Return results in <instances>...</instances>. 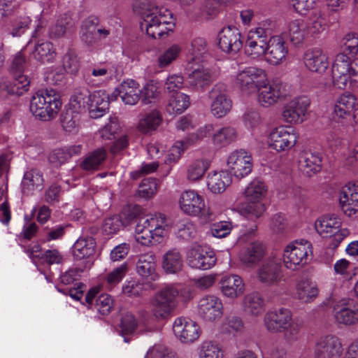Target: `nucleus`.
I'll return each instance as SVG.
<instances>
[{"label": "nucleus", "mask_w": 358, "mask_h": 358, "mask_svg": "<svg viewBox=\"0 0 358 358\" xmlns=\"http://www.w3.org/2000/svg\"><path fill=\"white\" fill-rule=\"evenodd\" d=\"M216 261L214 251L199 245L192 248L187 254L188 265L196 269H210L215 264Z\"/></svg>", "instance_id": "nucleus-20"}, {"label": "nucleus", "mask_w": 358, "mask_h": 358, "mask_svg": "<svg viewBox=\"0 0 358 358\" xmlns=\"http://www.w3.org/2000/svg\"><path fill=\"white\" fill-rule=\"evenodd\" d=\"M217 39L219 48L226 53L236 54L243 47L241 34L234 26L222 28L218 34Z\"/></svg>", "instance_id": "nucleus-21"}, {"label": "nucleus", "mask_w": 358, "mask_h": 358, "mask_svg": "<svg viewBox=\"0 0 358 358\" xmlns=\"http://www.w3.org/2000/svg\"><path fill=\"white\" fill-rule=\"evenodd\" d=\"M231 183V174L226 171H213L207 176V187L213 194L222 193Z\"/></svg>", "instance_id": "nucleus-36"}, {"label": "nucleus", "mask_w": 358, "mask_h": 358, "mask_svg": "<svg viewBox=\"0 0 358 358\" xmlns=\"http://www.w3.org/2000/svg\"><path fill=\"white\" fill-rule=\"evenodd\" d=\"M199 358H224L221 348L210 341L203 342L199 349Z\"/></svg>", "instance_id": "nucleus-55"}, {"label": "nucleus", "mask_w": 358, "mask_h": 358, "mask_svg": "<svg viewBox=\"0 0 358 358\" xmlns=\"http://www.w3.org/2000/svg\"><path fill=\"white\" fill-rule=\"evenodd\" d=\"M88 110L92 118L103 116L109 109L108 96L103 90L94 91L91 93Z\"/></svg>", "instance_id": "nucleus-32"}, {"label": "nucleus", "mask_w": 358, "mask_h": 358, "mask_svg": "<svg viewBox=\"0 0 358 358\" xmlns=\"http://www.w3.org/2000/svg\"><path fill=\"white\" fill-rule=\"evenodd\" d=\"M211 100L210 111L215 117H224L231 109L232 101L227 94V87L224 83H217L209 92Z\"/></svg>", "instance_id": "nucleus-15"}, {"label": "nucleus", "mask_w": 358, "mask_h": 358, "mask_svg": "<svg viewBox=\"0 0 358 358\" xmlns=\"http://www.w3.org/2000/svg\"><path fill=\"white\" fill-rule=\"evenodd\" d=\"M236 137V131L234 127H224L214 131L212 141L215 145L224 147L234 142Z\"/></svg>", "instance_id": "nucleus-50"}, {"label": "nucleus", "mask_w": 358, "mask_h": 358, "mask_svg": "<svg viewBox=\"0 0 358 358\" xmlns=\"http://www.w3.org/2000/svg\"><path fill=\"white\" fill-rule=\"evenodd\" d=\"M198 314L206 321L213 322L219 320L223 314L222 301L214 295L201 298L198 303Z\"/></svg>", "instance_id": "nucleus-24"}, {"label": "nucleus", "mask_w": 358, "mask_h": 358, "mask_svg": "<svg viewBox=\"0 0 358 358\" xmlns=\"http://www.w3.org/2000/svg\"><path fill=\"white\" fill-rule=\"evenodd\" d=\"M322 162L320 153L306 151L300 155L299 166L301 171L311 176L321 170Z\"/></svg>", "instance_id": "nucleus-34"}, {"label": "nucleus", "mask_w": 358, "mask_h": 358, "mask_svg": "<svg viewBox=\"0 0 358 358\" xmlns=\"http://www.w3.org/2000/svg\"><path fill=\"white\" fill-rule=\"evenodd\" d=\"M178 202L180 210L185 214L199 217L203 223H209L216 219L215 213L206 207L204 199L195 190L182 192Z\"/></svg>", "instance_id": "nucleus-8"}, {"label": "nucleus", "mask_w": 358, "mask_h": 358, "mask_svg": "<svg viewBox=\"0 0 358 358\" xmlns=\"http://www.w3.org/2000/svg\"><path fill=\"white\" fill-rule=\"evenodd\" d=\"M162 122V116L157 110H152L146 113L138 124V130L143 134H148L155 131Z\"/></svg>", "instance_id": "nucleus-47"}, {"label": "nucleus", "mask_w": 358, "mask_h": 358, "mask_svg": "<svg viewBox=\"0 0 358 358\" xmlns=\"http://www.w3.org/2000/svg\"><path fill=\"white\" fill-rule=\"evenodd\" d=\"M134 10L143 20L146 32L152 38H165L175 27L170 10L157 5L155 0H135Z\"/></svg>", "instance_id": "nucleus-2"}, {"label": "nucleus", "mask_w": 358, "mask_h": 358, "mask_svg": "<svg viewBox=\"0 0 358 358\" xmlns=\"http://www.w3.org/2000/svg\"><path fill=\"white\" fill-rule=\"evenodd\" d=\"M158 184L156 179L148 178L143 179L138 187V195L144 199H150L156 194Z\"/></svg>", "instance_id": "nucleus-62"}, {"label": "nucleus", "mask_w": 358, "mask_h": 358, "mask_svg": "<svg viewBox=\"0 0 358 358\" xmlns=\"http://www.w3.org/2000/svg\"><path fill=\"white\" fill-rule=\"evenodd\" d=\"M99 22V19L94 16L83 20L80 29V38L85 44L92 45L97 43L96 24H98Z\"/></svg>", "instance_id": "nucleus-46"}, {"label": "nucleus", "mask_w": 358, "mask_h": 358, "mask_svg": "<svg viewBox=\"0 0 358 358\" xmlns=\"http://www.w3.org/2000/svg\"><path fill=\"white\" fill-rule=\"evenodd\" d=\"M107 153L103 148H97L87 155L80 163L81 169L87 171L97 170L106 159Z\"/></svg>", "instance_id": "nucleus-43"}, {"label": "nucleus", "mask_w": 358, "mask_h": 358, "mask_svg": "<svg viewBox=\"0 0 358 358\" xmlns=\"http://www.w3.org/2000/svg\"><path fill=\"white\" fill-rule=\"evenodd\" d=\"M208 160L198 159L192 162L187 166V178L190 181H196L201 179L208 169Z\"/></svg>", "instance_id": "nucleus-54"}, {"label": "nucleus", "mask_w": 358, "mask_h": 358, "mask_svg": "<svg viewBox=\"0 0 358 358\" xmlns=\"http://www.w3.org/2000/svg\"><path fill=\"white\" fill-rule=\"evenodd\" d=\"M127 270V263H123L108 273L106 279L108 287L110 289L118 284L125 276Z\"/></svg>", "instance_id": "nucleus-63"}, {"label": "nucleus", "mask_w": 358, "mask_h": 358, "mask_svg": "<svg viewBox=\"0 0 358 358\" xmlns=\"http://www.w3.org/2000/svg\"><path fill=\"white\" fill-rule=\"evenodd\" d=\"M319 293L315 282L307 278L299 280L296 285V297L303 303H310L316 299Z\"/></svg>", "instance_id": "nucleus-37"}, {"label": "nucleus", "mask_w": 358, "mask_h": 358, "mask_svg": "<svg viewBox=\"0 0 358 358\" xmlns=\"http://www.w3.org/2000/svg\"><path fill=\"white\" fill-rule=\"evenodd\" d=\"M338 15L329 11L319 10L312 15L308 24L311 36H317L327 30L331 24L338 22Z\"/></svg>", "instance_id": "nucleus-27"}, {"label": "nucleus", "mask_w": 358, "mask_h": 358, "mask_svg": "<svg viewBox=\"0 0 358 358\" xmlns=\"http://www.w3.org/2000/svg\"><path fill=\"white\" fill-rule=\"evenodd\" d=\"M266 46L264 55L269 64L278 65L285 60L288 48L281 36L272 35Z\"/></svg>", "instance_id": "nucleus-25"}, {"label": "nucleus", "mask_w": 358, "mask_h": 358, "mask_svg": "<svg viewBox=\"0 0 358 358\" xmlns=\"http://www.w3.org/2000/svg\"><path fill=\"white\" fill-rule=\"evenodd\" d=\"M177 235L183 240H190L196 236V227L194 224L188 219L180 221L177 224Z\"/></svg>", "instance_id": "nucleus-60"}, {"label": "nucleus", "mask_w": 358, "mask_h": 358, "mask_svg": "<svg viewBox=\"0 0 358 358\" xmlns=\"http://www.w3.org/2000/svg\"><path fill=\"white\" fill-rule=\"evenodd\" d=\"M259 281L266 285H275L283 278L280 259L271 257L263 261L257 271Z\"/></svg>", "instance_id": "nucleus-17"}, {"label": "nucleus", "mask_w": 358, "mask_h": 358, "mask_svg": "<svg viewBox=\"0 0 358 358\" xmlns=\"http://www.w3.org/2000/svg\"><path fill=\"white\" fill-rule=\"evenodd\" d=\"M341 227V219L334 215L322 216L315 222L317 231L324 237L331 236Z\"/></svg>", "instance_id": "nucleus-39"}, {"label": "nucleus", "mask_w": 358, "mask_h": 358, "mask_svg": "<svg viewBox=\"0 0 358 358\" xmlns=\"http://www.w3.org/2000/svg\"><path fill=\"white\" fill-rule=\"evenodd\" d=\"M227 166L238 178L248 176L252 170V158L246 150L241 149L232 152L227 159Z\"/></svg>", "instance_id": "nucleus-18"}, {"label": "nucleus", "mask_w": 358, "mask_h": 358, "mask_svg": "<svg viewBox=\"0 0 358 358\" xmlns=\"http://www.w3.org/2000/svg\"><path fill=\"white\" fill-rule=\"evenodd\" d=\"M188 148V145L182 140L176 141L170 150L169 153L166 155L164 163L169 165L177 163L182 153Z\"/></svg>", "instance_id": "nucleus-58"}, {"label": "nucleus", "mask_w": 358, "mask_h": 358, "mask_svg": "<svg viewBox=\"0 0 358 358\" xmlns=\"http://www.w3.org/2000/svg\"><path fill=\"white\" fill-rule=\"evenodd\" d=\"M70 22V18L66 15L58 17L56 22L50 27V37L52 38L62 37L65 34Z\"/></svg>", "instance_id": "nucleus-57"}, {"label": "nucleus", "mask_w": 358, "mask_h": 358, "mask_svg": "<svg viewBox=\"0 0 358 358\" xmlns=\"http://www.w3.org/2000/svg\"><path fill=\"white\" fill-rule=\"evenodd\" d=\"M265 81H267L266 71L257 66L245 67L238 71L236 78L241 90L248 94L257 92Z\"/></svg>", "instance_id": "nucleus-11"}, {"label": "nucleus", "mask_w": 358, "mask_h": 358, "mask_svg": "<svg viewBox=\"0 0 358 358\" xmlns=\"http://www.w3.org/2000/svg\"><path fill=\"white\" fill-rule=\"evenodd\" d=\"M343 348L341 339L334 335L320 337L313 348L314 358H341Z\"/></svg>", "instance_id": "nucleus-14"}, {"label": "nucleus", "mask_w": 358, "mask_h": 358, "mask_svg": "<svg viewBox=\"0 0 358 358\" xmlns=\"http://www.w3.org/2000/svg\"><path fill=\"white\" fill-rule=\"evenodd\" d=\"M96 241L90 236L80 237L73 245V254L76 259H83L93 255L95 252Z\"/></svg>", "instance_id": "nucleus-38"}, {"label": "nucleus", "mask_w": 358, "mask_h": 358, "mask_svg": "<svg viewBox=\"0 0 358 358\" xmlns=\"http://www.w3.org/2000/svg\"><path fill=\"white\" fill-rule=\"evenodd\" d=\"M264 324L266 330L271 333L282 332L285 338L289 342H294L299 338L303 327L302 322L298 318H293L292 311L286 308L267 312L264 317Z\"/></svg>", "instance_id": "nucleus-4"}, {"label": "nucleus", "mask_w": 358, "mask_h": 358, "mask_svg": "<svg viewBox=\"0 0 358 358\" xmlns=\"http://www.w3.org/2000/svg\"><path fill=\"white\" fill-rule=\"evenodd\" d=\"M350 234V231L348 229H338L330 237L329 246L330 250L327 252V255L329 257L324 259L327 264H330L333 261V250L338 247L340 243Z\"/></svg>", "instance_id": "nucleus-56"}, {"label": "nucleus", "mask_w": 358, "mask_h": 358, "mask_svg": "<svg viewBox=\"0 0 358 358\" xmlns=\"http://www.w3.org/2000/svg\"><path fill=\"white\" fill-rule=\"evenodd\" d=\"M334 318L338 324L353 326L358 324V303L353 300H342L333 308Z\"/></svg>", "instance_id": "nucleus-19"}, {"label": "nucleus", "mask_w": 358, "mask_h": 358, "mask_svg": "<svg viewBox=\"0 0 358 358\" xmlns=\"http://www.w3.org/2000/svg\"><path fill=\"white\" fill-rule=\"evenodd\" d=\"M190 105L188 95L182 92L173 93L169 98L166 110L169 115H180Z\"/></svg>", "instance_id": "nucleus-41"}, {"label": "nucleus", "mask_w": 358, "mask_h": 358, "mask_svg": "<svg viewBox=\"0 0 358 358\" xmlns=\"http://www.w3.org/2000/svg\"><path fill=\"white\" fill-rule=\"evenodd\" d=\"M339 202L345 215L349 217L358 215V182H349L343 187Z\"/></svg>", "instance_id": "nucleus-23"}, {"label": "nucleus", "mask_w": 358, "mask_h": 358, "mask_svg": "<svg viewBox=\"0 0 358 358\" xmlns=\"http://www.w3.org/2000/svg\"><path fill=\"white\" fill-rule=\"evenodd\" d=\"M173 330L175 336L184 343H193L199 338L201 334L196 322L183 317L175 320Z\"/></svg>", "instance_id": "nucleus-22"}, {"label": "nucleus", "mask_w": 358, "mask_h": 358, "mask_svg": "<svg viewBox=\"0 0 358 358\" xmlns=\"http://www.w3.org/2000/svg\"><path fill=\"white\" fill-rule=\"evenodd\" d=\"M31 44V41L28 42L24 49L18 52L13 59L10 71L13 75V80L7 86L8 92L12 94L20 96L29 90L30 80L28 77L24 74L25 67V55L24 51Z\"/></svg>", "instance_id": "nucleus-9"}, {"label": "nucleus", "mask_w": 358, "mask_h": 358, "mask_svg": "<svg viewBox=\"0 0 358 358\" xmlns=\"http://www.w3.org/2000/svg\"><path fill=\"white\" fill-rule=\"evenodd\" d=\"M59 94L53 89L38 90L30 102V110L33 115L43 121L53 119L62 107Z\"/></svg>", "instance_id": "nucleus-6"}, {"label": "nucleus", "mask_w": 358, "mask_h": 358, "mask_svg": "<svg viewBox=\"0 0 358 358\" xmlns=\"http://www.w3.org/2000/svg\"><path fill=\"white\" fill-rule=\"evenodd\" d=\"M160 93L159 84L154 80H150L141 89V100L144 105L155 103L159 99Z\"/></svg>", "instance_id": "nucleus-53"}, {"label": "nucleus", "mask_w": 358, "mask_h": 358, "mask_svg": "<svg viewBox=\"0 0 358 358\" xmlns=\"http://www.w3.org/2000/svg\"><path fill=\"white\" fill-rule=\"evenodd\" d=\"M162 265L166 273H178L183 266L182 255L177 249H171L164 255Z\"/></svg>", "instance_id": "nucleus-40"}, {"label": "nucleus", "mask_w": 358, "mask_h": 358, "mask_svg": "<svg viewBox=\"0 0 358 358\" xmlns=\"http://www.w3.org/2000/svg\"><path fill=\"white\" fill-rule=\"evenodd\" d=\"M310 103L307 96L295 97L284 106L282 119L289 124L302 123L306 118Z\"/></svg>", "instance_id": "nucleus-16"}, {"label": "nucleus", "mask_w": 358, "mask_h": 358, "mask_svg": "<svg viewBox=\"0 0 358 358\" xmlns=\"http://www.w3.org/2000/svg\"><path fill=\"white\" fill-rule=\"evenodd\" d=\"M144 358H176V353L162 345L150 348Z\"/></svg>", "instance_id": "nucleus-64"}, {"label": "nucleus", "mask_w": 358, "mask_h": 358, "mask_svg": "<svg viewBox=\"0 0 358 358\" xmlns=\"http://www.w3.org/2000/svg\"><path fill=\"white\" fill-rule=\"evenodd\" d=\"M312 254V245L306 240L289 243L283 251V262L288 269L296 270L308 262Z\"/></svg>", "instance_id": "nucleus-10"}, {"label": "nucleus", "mask_w": 358, "mask_h": 358, "mask_svg": "<svg viewBox=\"0 0 358 358\" xmlns=\"http://www.w3.org/2000/svg\"><path fill=\"white\" fill-rule=\"evenodd\" d=\"M188 79L190 85L203 89L212 82L213 76L208 69L202 67L192 71Z\"/></svg>", "instance_id": "nucleus-52"}, {"label": "nucleus", "mask_w": 358, "mask_h": 358, "mask_svg": "<svg viewBox=\"0 0 358 358\" xmlns=\"http://www.w3.org/2000/svg\"><path fill=\"white\" fill-rule=\"evenodd\" d=\"M214 131V127L212 124H207L199 127L196 132L189 134L185 139L182 140L187 143L188 148L201 141L204 138L210 136Z\"/></svg>", "instance_id": "nucleus-59"}, {"label": "nucleus", "mask_w": 358, "mask_h": 358, "mask_svg": "<svg viewBox=\"0 0 358 358\" xmlns=\"http://www.w3.org/2000/svg\"><path fill=\"white\" fill-rule=\"evenodd\" d=\"M178 294V290L173 286H166L160 289L150 299V311L143 308L138 311L140 322L147 326L153 321L168 319L176 307Z\"/></svg>", "instance_id": "nucleus-3"}, {"label": "nucleus", "mask_w": 358, "mask_h": 358, "mask_svg": "<svg viewBox=\"0 0 358 358\" xmlns=\"http://www.w3.org/2000/svg\"><path fill=\"white\" fill-rule=\"evenodd\" d=\"M182 46L174 43L165 48L157 56V64L160 69L169 66L179 57L182 52Z\"/></svg>", "instance_id": "nucleus-49"}, {"label": "nucleus", "mask_w": 358, "mask_h": 358, "mask_svg": "<svg viewBox=\"0 0 358 358\" xmlns=\"http://www.w3.org/2000/svg\"><path fill=\"white\" fill-rule=\"evenodd\" d=\"M257 92V101L264 108L273 106L287 95L284 83L278 80L264 82Z\"/></svg>", "instance_id": "nucleus-13"}, {"label": "nucleus", "mask_w": 358, "mask_h": 358, "mask_svg": "<svg viewBox=\"0 0 358 358\" xmlns=\"http://www.w3.org/2000/svg\"><path fill=\"white\" fill-rule=\"evenodd\" d=\"M299 134L292 127L280 126L269 134V145L277 152L287 151L296 143Z\"/></svg>", "instance_id": "nucleus-12"}, {"label": "nucleus", "mask_w": 358, "mask_h": 358, "mask_svg": "<svg viewBox=\"0 0 358 358\" xmlns=\"http://www.w3.org/2000/svg\"><path fill=\"white\" fill-rule=\"evenodd\" d=\"M220 284L222 294L231 299L241 296L245 291L244 281L238 275H225L222 277Z\"/></svg>", "instance_id": "nucleus-30"}, {"label": "nucleus", "mask_w": 358, "mask_h": 358, "mask_svg": "<svg viewBox=\"0 0 358 358\" xmlns=\"http://www.w3.org/2000/svg\"><path fill=\"white\" fill-rule=\"evenodd\" d=\"M266 192L267 187L264 182L255 178L246 187L244 196L248 201H262Z\"/></svg>", "instance_id": "nucleus-48"}, {"label": "nucleus", "mask_w": 358, "mask_h": 358, "mask_svg": "<svg viewBox=\"0 0 358 358\" xmlns=\"http://www.w3.org/2000/svg\"><path fill=\"white\" fill-rule=\"evenodd\" d=\"M285 34L294 45L301 44L311 36L308 22L301 19L290 21L287 25Z\"/></svg>", "instance_id": "nucleus-31"}, {"label": "nucleus", "mask_w": 358, "mask_h": 358, "mask_svg": "<svg viewBox=\"0 0 358 358\" xmlns=\"http://www.w3.org/2000/svg\"><path fill=\"white\" fill-rule=\"evenodd\" d=\"M303 59L304 64L309 71L319 74L324 73L329 66L327 54L318 48L306 50Z\"/></svg>", "instance_id": "nucleus-26"}, {"label": "nucleus", "mask_w": 358, "mask_h": 358, "mask_svg": "<svg viewBox=\"0 0 358 358\" xmlns=\"http://www.w3.org/2000/svg\"><path fill=\"white\" fill-rule=\"evenodd\" d=\"M79 121L78 114L72 111L66 110L62 115L61 123L63 129L69 133L77 131Z\"/></svg>", "instance_id": "nucleus-61"}, {"label": "nucleus", "mask_w": 358, "mask_h": 358, "mask_svg": "<svg viewBox=\"0 0 358 358\" xmlns=\"http://www.w3.org/2000/svg\"><path fill=\"white\" fill-rule=\"evenodd\" d=\"M273 28L274 24L271 20L261 21L251 28L246 36L245 52L252 58L264 56Z\"/></svg>", "instance_id": "nucleus-7"}, {"label": "nucleus", "mask_w": 358, "mask_h": 358, "mask_svg": "<svg viewBox=\"0 0 358 358\" xmlns=\"http://www.w3.org/2000/svg\"><path fill=\"white\" fill-rule=\"evenodd\" d=\"M139 83L133 79L124 80L115 89L117 93L126 105L134 106L141 100V89Z\"/></svg>", "instance_id": "nucleus-28"}, {"label": "nucleus", "mask_w": 358, "mask_h": 358, "mask_svg": "<svg viewBox=\"0 0 358 358\" xmlns=\"http://www.w3.org/2000/svg\"><path fill=\"white\" fill-rule=\"evenodd\" d=\"M44 180L41 172L32 169L26 172L22 181V189L24 194L29 195L38 188L41 189L43 186Z\"/></svg>", "instance_id": "nucleus-45"}, {"label": "nucleus", "mask_w": 358, "mask_h": 358, "mask_svg": "<svg viewBox=\"0 0 358 358\" xmlns=\"http://www.w3.org/2000/svg\"><path fill=\"white\" fill-rule=\"evenodd\" d=\"M168 226L166 216L160 213L145 219H141L135 228V239L145 246L159 243L162 240Z\"/></svg>", "instance_id": "nucleus-5"}, {"label": "nucleus", "mask_w": 358, "mask_h": 358, "mask_svg": "<svg viewBox=\"0 0 358 358\" xmlns=\"http://www.w3.org/2000/svg\"><path fill=\"white\" fill-rule=\"evenodd\" d=\"M207 52V43L201 37L194 38L188 50L187 60L189 62L200 63Z\"/></svg>", "instance_id": "nucleus-51"}, {"label": "nucleus", "mask_w": 358, "mask_h": 358, "mask_svg": "<svg viewBox=\"0 0 358 358\" xmlns=\"http://www.w3.org/2000/svg\"><path fill=\"white\" fill-rule=\"evenodd\" d=\"M357 97L351 93H344L336 100L334 105V115L342 119L350 116L356 107Z\"/></svg>", "instance_id": "nucleus-35"}, {"label": "nucleus", "mask_w": 358, "mask_h": 358, "mask_svg": "<svg viewBox=\"0 0 358 358\" xmlns=\"http://www.w3.org/2000/svg\"><path fill=\"white\" fill-rule=\"evenodd\" d=\"M32 55L36 60L41 63H45L52 62L56 56V52L52 43L38 40L34 45Z\"/></svg>", "instance_id": "nucleus-42"}, {"label": "nucleus", "mask_w": 358, "mask_h": 358, "mask_svg": "<svg viewBox=\"0 0 358 358\" xmlns=\"http://www.w3.org/2000/svg\"><path fill=\"white\" fill-rule=\"evenodd\" d=\"M264 250V246L262 243L252 242L241 251L240 260L245 266L252 268L262 259Z\"/></svg>", "instance_id": "nucleus-33"}, {"label": "nucleus", "mask_w": 358, "mask_h": 358, "mask_svg": "<svg viewBox=\"0 0 358 358\" xmlns=\"http://www.w3.org/2000/svg\"><path fill=\"white\" fill-rule=\"evenodd\" d=\"M264 299L257 292L249 293L243 298V308L248 314L258 316L264 312Z\"/></svg>", "instance_id": "nucleus-44"}, {"label": "nucleus", "mask_w": 358, "mask_h": 358, "mask_svg": "<svg viewBox=\"0 0 358 358\" xmlns=\"http://www.w3.org/2000/svg\"><path fill=\"white\" fill-rule=\"evenodd\" d=\"M156 266L155 255L149 252L139 256L136 262V271L145 280L155 281L159 278Z\"/></svg>", "instance_id": "nucleus-29"}, {"label": "nucleus", "mask_w": 358, "mask_h": 358, "mask_svg": "<svg viewBox=\"0 0 358 358\" xmlns=\"http://www.w3.org/2000/svg\"><path fill=\"white\" fill-rule=\"evenodd\" d=\"M341 43L343 52L336 56L331 69L333 83L342 90L348 85L356 87L358 86V59L352 62L347 54L354 56L358 52V34L348 33Z\"/></svg>", "instance_id": "nucleus-1"}]
</instances>
